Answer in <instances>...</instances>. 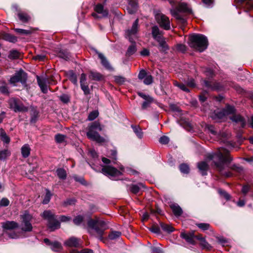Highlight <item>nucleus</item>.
Listing matches in <instances>:
<instances>
[{
  "label": "nucleus",
  "mask_w": 253,
  "mask_h": 253,
  "mask_svg": "<svg viewBox=\"0 0 253 253\" xmlns=\"http://www.w3.org/2000/svg\"><path fill=\"white\" fill-rule=\"evenodd\" d=\"M138 19H136L132 24L131 29L127 30L126 31V35L128 37L130 42H132L131 37L135 36L138 31Z\"/></svg>",
  "instance_id": "nucleus-14"
},
{
  "label": "nucleus",
  "mask_w": 253,
  "mask_h": 253,
  "mask_svg": "<svg viewBox=\"0 0 253 253\" xmlns=\"http://www.w3.org/2000/svg\"><path fill=\"white\" fill-rule=\"evenodd\" d=\"M218 192L221 196L224 197L226 199L228 200L230 199V195L225 191L222 190L221 189H219L218 190Z\"/></svg>",
  "instance_id": "nucleus-63"
},
{
  "label": "nucleus",
  "mask_w": 253,
  "mask_h": 253,
  "mask_svg": "<svg viewBox=\"0 0 253 253\" xmlns=\"http://www.w3.org/2000/svg\"><path fill=\"white\" fill-rule=\"evenodd\" d=\"M9 204V201L7 198H2L0 201V207H6Z\"/></svg>",
  "instance_id": "nucleus-57"
},
{
  "label": "nucleus",
  "mask_w": 253,
  "mask_h": 253,
  "mask_svg": "<svg viewBox=\"0 0 253 253\" xmlns=\"http://www.w3.org/2000/svg\"><path fill=\"white\" fill-rule=\"evenodd\" d=\"M206 129H207L212 134L215 135L216 134V130L214 127L212 125H206Z\"/></svg>",
  "instance_id": "nucleus-53"
},
{
  "label": "nucleus",
  "mask_w": 253,
  "mask_h": 253,
  "mask_svg": "<svg viewBox=\"0 0 253 253\" xmlns=\"http://www.w3.org/2000/svg\"><path fill=\"white\" fill-rule=\"evenodd\" d=\"M88 232L93 236L98 238L100 240H103V234L105 228V222L98 219L96 220L89 219L87 222Z\"/></svg>",
  "instance_id": "nucleus-4"
},
{
  "label": "nucleus",
  "mask_w": 253,
  "mask_h": 253,
  "mask_svg": "<svg viewBox=\"0 0 253 253\" xmlns=\"http://www.w3.org/2000/svg\"><path fill=\"white\" fill-rule=\"evenodd\" d=\"M174 84L182 90L184 91L185 92H189V89L187 87L185 84L182 83H178L177 82H175L174 83Z\"/></svg>",
  "instance_id": "nucleus-44"
},
{
  "label": "nucleus",
  "mask_w": 253,
  "mask_h": 253,
  "mask_svg": "<svg viewBox=\"0 0 253 253\" xmlns=\"http://www.w3.org/2000/svg\"><path fill=\"white\" fill-rule=\"evenodd\" d=\"M2 227L5 230H12L18 227V224L14 221H7L2 223Z\"/></svg>",
  "instance_id": "nucleus-18"
},
{
  "label": "nucleus",
  "mask_w": 253,
  "mask_h": 253,
  "mask_svg": "<svg viewBox=\"0 0 253 253\" xmlns=\"http://www.w3.org/2000/svg\"><path fill=\"white\" fill-rule=\"evenodd\" d=\"M235 111V109L234 107L228 105L222 110H220L215 113L214 115L212 116V118L213 119L218 121L220 120L223 119L225 116L233 114Z\"/></svg>",
  "instance_id": "nucleus-9"
},
{
  "label": "nucleus",
  "mask_w": 253,
  "mask_h": 253,
  "mask_svg": "<svg viewBox=\"0 0 253 253\" xmlns=\"http://www.w3.org/2000/svg\"><path fill=\"white\" fill-rule=\"evenodd\" d=\"M235 112L229 117L230 120L236 123L239 124L242 127L246 125L245 120L240 115L234 114Z\"/></svg>",
  "instance_id": "nucleus-16"
},
{
  "label": "nucleus",
  "mask_w": 253,
  "mask_h": 253,
  "mask_svg": "<svg viewBox=\"0 0 253 253\" xmlns=\"http://www.w3.org/2000/svg\"><path fill=\"white\" fill-rule=\"evenodd\" d=\"M115 81L119 84H122L126 81V79L122 76H116L114 77Z\"/></svg>",
  "instance_id": "nucleus-52"
},
{
  "label": "nucleus",
  "mask_w": 253,
  "mask_h": 253,
  "mask_svg": "<svg viewBox=\"0 0 253 253\" xmlns=\"http://www.w3.org/2000/svg\"><path fill=\"white\" fill-rule=\"evenodd\" d=\"M200 245L203 249L208 250L211 249V246L206 241L205 238L200 241Z\"/></svg>",
  "instance_id": "nucleus-41"
},
{
  "label": "nucleus",
  "mask_w": 253,
  "mask_h": 253,
  "mask_svg": "<svg viewBox=\"0 0 253 253\" xmlns=\"http://www.w3.org/2000/svg\"><path fill=\"white\" fill-rule=\"evenodd\" d=\"M170 208L172 211L173 214L176 216H179L182 213L181 208L176 204H172L170 206Z\"/></svg>",
  "instance_id": "nucleus-22"
},
{
  "label": "nucleus",
  "mask_w": 253,
  "mask_h": 253,
  "mask_svg": "<svg viewBox=\"0 0 253 253\" xmlns=\"http://www.w3.org/2000/svg\"><path fill=\"white\" fill-rule=\"evenodd\" d=\"M21 222L20 223V228L22 231L25 232H30L32 230V225L30 222L32 219V215L29 213L25 211L20 215Z\"/></svg>",
  "instance_id": "nucleus-6"
},
{
  "label": "nucleus",
  "mask_w": 253,
  "mask_h": 253,
  "mask_svg": "<svg viewBox=\"0 0 253 253\" xmlns=\"http://www.w3.org/2000/svg\"><path fill=\"white\" fill-rule=\"evenodd\" d=\"M94 10L95 12L92 13V16L95 18H102L106 17L108 15V11L104 9L101 4H97L94 6Z\"/></svg>",
  "instance_id": "nucleus-11"
},
{
  "label": "nucleus",
  "mask_w": 253,
  "mask_h": 253,
  "mask_svg": "<svg viewBox=\"0 0 253 253\" xmlns=\"http://www.w3.org/2000/svg\"><path fill=\"white\" fill-rule=\"evenodd\" d=\"M8 104L10 108L15 112L28 111V107L25 106L19 99L14 98H10L8 100Z\"/></svg>",
  "instance_id": "nucleus-8"
},
{
  "label": "nucleus",
  "mask_w": 253,
  "mask_h": 253,
  "mask_svg": "<svg viewBox=\"0 0 253 253\" xmlns=\"http://www.w3.org/2000/svg\"><path fill=\"white\" fill-rule=\"evenodd\" d=\"M82 89L84 91V94H87L89 92V89L88 85L86 84H81Z\"/></svg>",
  "instance_id": "nucleus-59"
},
{
  "label": "nucleus",
  "mask_w": 253,
  "mask_h": 253,
  "mask_svg": "<svg viewBox=\"0 0 253 253\" xmlns=\"http://www.w3.org/2000/svg\"><path fill=\"white\" fill-rule=\"evenodd\" d=\"M146 76V72L144 70H142L139 72L138 77L139 79L142 80L143 79H145Z\"/></svg>",
  "instance_id": "nucleus-61"
},
{
  "label": "nucleus",
  "mask_w": 253,
  "mask_h": 253,
  "mask_svg": "<svg viewBox=\"0 0 253 253\" xmlns=\"http://www.w3.org/2000/svg\"><path fill=\"white\" fill-rule=\"evenodd\" d=\"M27 80L26 74L23 71H20L16 73L13 76H12L9 80L11 84L15 85L18 82H20L22 84H25Z\"/></svg>",
  "instance_id": "nucleus-12"
},
{
  "label": "nucleus",
  "mask_w": 253,
  "mask_h": 253,
  "mask_svg": "<svg viewBox=\"0 0 253 253\" xmlns=\"http://www.w3.org/2000/svg\"><path fill=\"white\" fill-rule=\"evenodd\" d=\"M87 137L92 141H98L100 140V136L98 132L89 129L86 133Z\"/></svg>",
  "instance_id": "nucleus-21"
},
{
  "label": "nucleus",
  "mask_w": 253,
  "mask_h": 253,
  "mask_svg": "<svg viewBox=\"0 0 253 253\" xmlns=\"http://www.w3.org/2000/svg\"><path fill=\"white\" fill-rule=\"evenodd\" d=\"M180 237L185 239L187 243L192 245H195L196 244L195 240L194 232L193 231L187 233L185 232H181L180 234Z\"/></svg>",
  "instance_id": "nucleus-13"
},
{
  "label": "nucleus",
  "mask_w": 253,
  "mask_h": 253,
  "mask_svg": "<svg viewBox=\"0 0 253 253\" xmlns=\"http://www.w3.org/2000/svg\"><path fill=\"white\" fill-rule=\"evenodd\" d=\"M84 218L83 216L78 215L73 219V222L76 225H79L83 221Z\"/></svg>",
  "instance_id": "nucleus-51"
},
{
  "label": "nucleus",
  "mask_w": 253,
  "mask_h": 253,
  "mask_svg": "<svg viewBox=\"0 0 253 253\" xmlns=\"http://www.w3.org/2000/svg\"><path fill=\"white\" fill-rule=\"evenodd\" d=\"M136 51V46L134 43L130 45L126 51V54L128 56L133 54Z\"/></svg>",
  "instance_id": "nucleus-38"
},
{
  "label": "nucleus",
  "mask_w": 253,
  "mask_h": 253,
  "mask_svg": "<svg viewBox=\"0 0 253 253\" xmlns=\"http://www.w3.org/2000/svg\"><path fill=\"white\" fill-rule=\"evenodd\" d=\"M38 84L40 86L46 84V81L45 79H41L40 77H37Z\"/></svg>",
  "instance_id": "nucleus-56"
},
{
  "label": "nucleus",
  "mask_w": 253,
  "mask_h": 253,
  "mask_svg": "<svg viewBox=\"0 0 253 253\" xmlns=\"http://www.w3.org/2000/svg\"><path fill=\"white\" fill-rule=\"evenodd\" d=\"M89 128L93 130L94 129H97L98 130H102V128L100 126L99 123L97 122H94L91 123V124L89 126Z\"/></svg>",
  "instance_id": "nucleus-43"
},
{
  "label": "nucleus",
  "mask_w": 253,
  "mask_h": 253,
  "mask_svg": "<svg viewBox=\"0 0 253 253\" xmlns=\"http://www.w3.org/2000/svg\"><path fill=\"white\" fill-rule=\"evenodd\" d=\"M14 31L21 35H28L32 33V31L31 30H27L19 28L15 29Z\"/></svg>",
  "instance_id": "nucleus-48"
},
{
  "label": "nucleus",
  "mask_w": 253,
  "mask_h": 253,
  "mask_svg": "<svg viewBox=\"0 0 253 253\" xmlns=\"http://www.w3.org/2000/svg\"><path fill=\"white\" fill-rule=\"evenodd\" d=\"M140 188L137 185H132L130 186V191L134 194L137 193L139 191Z\"/></svg>",
  "instance_id": "nucleus-60"
},
{
  "label": "nucleus",
  "mask_w": 253,
  "mask_h": 253,
  "mask_svg": "<svg viewBox=\"0 0 253 253\" xmlns=\"http://www.w3.org/2000/svg\"><path fill=\"white\" fill-rule=\"evenodd\" d=\"M170 12L171 15L177 20L182 24H184L186 22V19L181 13L191 14L192 10L191 7L186 3L180 2L175 7L170 9Z\"/></svg>",
  "instance_id": "nucleus-3"
},
{
  "label": "nucleus",
  "mask_w": 253,
  "mask_h": 253,
  "mask_svg": "<svg viewBox=\"0 0 253 253\" xmlns=\"http://www.w3.org/2000/svg\"><path fill=\"white\" fill-rule=\"evenodd\" d=\"M0 137L1 140L3 141V142H9L10 138L6 135V133L3 129L0 130Z\"/></svg>",
  "instance_id": "nucleus-36"
},
{
  "label": "nucleus",
  "mask_w": 253,
  "mask_h": 253,
  "mask_svg": "<svg viewBox=\"0 0 253 253\" xmlns=\"http://www.w3.org/2000/svg\"><path fill=\"white\" fill-rule=\"evenodd\" d=\"M50 248L54 252H60L62 250V246L58 242H53L50 244Z\"/></svg>",
  "instance_id": "nucleus-28"
},
{
  "label": "nucleus",
  "mask_w": 253,
  "mask_h": 253,
  "mask_svg": "<svg viewBox=\"0 0 253 253\" xmlns=\"http://www.w3.org/2000/svg\"><path fill=\"white\" fill-rule=\"evenodd\" d=\"M1 37L2 39H3V40L8 41L9 42L14 43L17 41V38L15 36L12 35L10 34L5 33H3L1 35Z\"/></svg>",
  "instance_id": "nucleus-24"
},
{
  "label": "nucleus",
  "mask_w": 253,
  "mask_h": 253,
  "mask_svg": "<svg viewBox=\"0 0 253 253\" xmlns=\"http://www.w3.org/2000/svg\"><path fill=\"white\" fill-rule=\"evenodd\" d=\"M121 233L119 231H113L108 235V238L110 240H116L120 237Z\"/></svg>",
  "instance_id": "nucleus-32"
},
{
  "label": "nucleus",
  "mask_w": 253,
  "mask_h": 253,
  "mask_svg": "<svg viewBox=\"0 0 253 253\" xmlns=\"http://www.w3.org/2000/svg\"><path fill=\"white\" fill-rule=\"evenodd\" d=\"M152 35L153 38L157 40L158 39H160L163 37L162 33L160 32L159 28L157 26H154L152 28Z\"/></svg>",
  "instance_id": "nucleus-23"
},
{
  "label": "nucleus",
  "mask_w": 253,
  "mask_h": 253,
  "mask_svg": "<svg viewBox=\"0 0 253 253\" xmlns=\"http://www.w3.org/2000/svg\"><path fill=\"white\" fill-rule=\"evenodd\" d=\"M30 151L31 148L27 144H25L21 148V154L24 158L28 157L30 154Z\"/></svg>",
  "instance_id": "nucleus-26"
},
{
  "label": "nucleus",
  "mask_w": 253,
  "mask_h": 253,
  "mask_svg": "<svg viewBox=\"0 0 253 253\" xmlns=\"http://www.w3.org/2000/svg\"><path fill=\"white\" fill-rule=\"evenodd\" d=\"M102 77V76L100 73L92 71L90 72L89 75V78L90 79L95 81L100 80Z\"/></svg>",
  "instance_id": "nucleus-29"
},
{
  "label": "nucleus",
  "mask_w": 253,
  "mask_h": 253,
  "mask_svg": "<svg viewBox=\"0 0 253 253\" xmlns=\"http://www.w3.org/2000/svg\"><path fill=\"white\" fill-rule=\"evenodd\" d=\"M69 80L75 84H77V77L76 74L72 71H70L68 73Z\"/></svg>",
  "instance_id": "nucleus-37"
},
{
  "label": "nucleus",
  "mask_w": 253,
  "mask_h": 253,
  "mask_svg": "<svg viewBox=\"0 0 253 253\" xmlns=\"http://www.w3.org/2000/svg\"><path fill=\"white\" fill-rule=\"evenodd\" d=\"M156 41L159 42L160 46L162 48V49L166 50L168 48L163 37L160 39H158Z\"/></svg>",
  "instance_id": "nucleus-40"
},
{
  "label": "nucleus",
  "mask_w": 253,
  "mask_h": 253,
  "mask_svg": "<svg viewBox=\"0 0 253 253\" xmlns=\"http://www.w3.org/2000/svg\"><path fill=\"white\" fill-rule=\"evenodd\" d=\"M59 57L68 60L70 58V55L67 51H60L58 53Z\"/></svg>",
  "instance_id": "nucleus-42"
},
{
  "label": "nucleus",
  "mask_w": 253,
  "mask_h": 253,
  "mask_svg": "<svg viewBox=\"0 0 253 253\" xmlns=\"http://www.w3.org/2000/svg\"><path fill=\"white\" fill-rule=\"evenodd\" d=\"M51 196V194L49 190L46 189V194L45 195V197L44 198V199L43 200L42 203L43 204H47L50 200Z\"/></svg>",
  "instance_id": "nucleus-46"
},
{
  "label": "nucleus",
  "mask_w": 253,
  "mask_h": 253,
  "mask_svg": "<svg viewBox=\"0 0 253 253\" xmlns=\"http://www.w3.org/2000/svg\"><path fill=\"white\" fill-rule=\"evenodd\" d=\"M177 49L182 52H184L186 50V47L185 45L182 44H179L177 45Z\"/></svg>",
  "instance_id": "nucleus-64"
},
{
  "label": "nucleus",
  "mask_w": 253,
  "mask_h": 253,
  "mask_svg": "<svg viewBox=\"0 0 253 253\" xmlns=\"http://www.w3.org/2000/svg\"><path fill=\"white\" fill-rule=\"evenodd\" d=\"M197 167L202 175H205L207 174L209 165L206 162H201L198 163Z\"/></svg>",
  "instance_id": "nucleus-20"
},
{
  "label": "nucleus",
  "mask_w": 253,
  "mask_h": 253,
  "mask_svg": "<svg viewBox=\"0 0 253 253\" xmlns=\"http://www.w3.org/2000/svg\"><path fill=\"white\" fill-rule=\"evenodd\" d=\"M59 98L61 101L65 103H68L70 101L69 96L66 94H63L60 95Z\"/></svg>",
  "instance_id": "nucleus-54"
},
{
  "label": "nucleus",
  "mask_w": 253,
  "mask_h": 253,
  "mask_svg": "<svg viewBox=\"0 0 253 253\" xmlns=\"http://www.w3.org/2000/svg\"><path fill=\"white\" fill-rule=\"evenodd\" d=\"M42 216L47 221V226L50 231H53L60 228V222L56 219L55 215L50 211H45Z\"/></svg>",
  "instance_id": "nucleus-5"
},
{
  "label": "nucleus",
  "mask_w": 253,
  "mask_h": 253,
  "mask_svg": "<svg viewBox=\"0 0 253 253\" xmlns=\"http://www.w3.org/2000/svg\"><path fill=\"white\" fill-rule=\"evenodd\" d=\"M55 138L57 142H66L67 141L66 139V136L63 134H58L55 135Z\"/></svg>",
  "instance_id": "nucleus-45"
},
{
  "label": "nucleus",
  "mask_w": 253,
  "mask_h": 253,
  "mask_svg": "<svg viewBox=\"0 0 253 253\" xmlns=\"http://www.w3.org/2000/svg\"><path fill=\"white\" fill-rule=\"evenodd\" d=\"M131 127L138 138H142L143 137V132L139 126L131 125Z\"/></svg>",
  "instance_id": "nucleus-25"
},
{
  "label": "nucleus",
  "mask_w": 253,
  "mask_h": 253,
  "mask_svg": "<svg viewBox=\"0 0 253 253\" xmlns=\"http://www.w3.org/2000/svg\"><path fill=\"white\" fill-rule=\"evenodd\" d=\"M188 44L190 47L199 52L207 48L208 41L207 37L201 34H193L189 38Z\"/></svg>",
  "instance_id": "nucleus-2"
},
{
  "label": "nucleus",
  "mask_w": 253,
  "mask_h": 253,
  "mask_svg": "<svg viewBox=\"0 0 253 253\" xmlns=\"http://www.w3.org/2000/svg\"><path fill=\"white\" fill-rule=\"evenodd\" d=\"M154 101L153 98L151 97L150 98H148V99L145 100V101L143 102L141 106L142 110H145L147 108L150 106L151 103Z\"/></svg>",
  "instance_id": "nucleus-30"
},
{
  "label": "nucleus",
  "mask_w": 253,
  "mask_h": 253,
  "mask_svg": "<svg viewBox=\"0 0 253 253\" xmlns=\"http://www.w3.org/2000/svg\"><path fill=\"white\" fill-rule=\"evenodd\" d=\"M144 84L149 85L152 83L153 82V77L151 75H148L144 79V80L143 81Z\"/></svg>",
  "instance_id": "nucleus-55"
},
{
  "label": "nucleus",
  "mask_w": 253,
  "mask_h": 253,
  "mask_svg": "<svg viewBox=\"0 0 253 253\" xmlns=\"http://www.w3.org/2000/svg\"><path fill=\"white\" fill-rule=\"evenodd\" d=\"M18 16L20 21L23 23L27 22L30 19V17L26 13L20 12L18 14Z\"/></svg>",
  "instance_id": "nucleus-31"
},
{
  "label": "nucleus",
  "mask_w": 253,
  "mask_h": 253,
  "mask_svg": "<svg viewBox=\"0 0 253 253\" xmlns=\"http://www.w3.org/2000/svg\"><path fill=\"white\" fill-rule=\"evenodd\" d=\"M205 86L209 89L211 90H221L222 87L221 85L215 82H211L208 81H204Z\"/></svg>",
  "instance_id": "nucleus-17"
},
{
  "label": "nucleus",
  "mask_w": 253,
  "mask_h": 253,
  "mask_svg": "<svg viewBox=\"0 0 253 253\" xmlns=\"http://www.w3.org/2000/svg\"><path fill=\"white\" fill-rule=\"evenodd\" d=\"M155 19L159 26L166 30L170 29V22L169 18L162 13L155 14Z\"/></svg>",
  "instance_id": "nucleus-7"
},
{
  "label": "nucleus",
  "mask_w": 253,
  "mask_h": 253,
  "mask_svg": "<svg viewBox=\"0 0 253 253\" xmlns=\"http://www.w3.org/2000/svg\"><path fill=\"white\" fill-rule=\"evenodd\" d=\"M46 58V56L44 54H38L35 56L33 59L35 60H39L40 61H44Z\"/></svg>",
  "instance_id": "nucleus-58"
},
{
  "label": "nucleus",
  "mask_w": 253,
  "mask_h": 253,
  "mask_svg": "<svg viewBox=\"0 0 253 253\" xmlns=\"http://www.w3.org/2000/svg\"><path fill=\"white\" fill-rule=\"evenodd\" d=\"M196 225L204 231L208 230L210 228V224L206 223H197Z\"/></svg>",
  "instance_id": "nucleus-50"
},
{
  "label": "nucleus",
  "mask_w": 253,
  "mask_h": 253,
  "mask_svg": "<svg viewBox=\"0 0 253 253\" xmlns=\"http://www.w3.org/2000/svg\"><path fill=\"white\" fill-rule=\"evenodd\" d=\"M160 225L163 230L165 231L170 233L174 231V228L169 225L163 223H161Z\"/></svg>",
  "instance_id": "nucleus-39"
},
{
  "label": "nucleus",
  "mask_w": 253,
  "mask_h": 253,
  "mask_svg": "<svg viewBox=\"0 0 253 253\" xmlns=\"http://www.w3.org/2000/svg\"><path fill=\"white\" fill-rule=\"evenodd\" d=\"M150 230L151 232L159 234L160 233V228L156 225H153L150 228Z\"/></svg>",
  "instance_id": "nucleus-62"
},
{
  "label": "nucleus",
  "mask_w": 253,
  "mask_h": 253,
  "mask_svg": "<svg viewBox=\"0 0 253 253\" xmlns=\"http://www.w3.org/2000/svg\"><path fill=\"white\" fill-rule=\"evenodd\" d=\"M179 169L180 171L184 173H188L189 172V168L185 164H181L179 166Z\"/></svg>",
  "instance_id": "nucleus-47"
},
{
  "label": "nucleus",
  "mask_w": 253,
  "mask_h": 253,
  "mask_svg": "<svg viewBox=\"0 0 253 253\" xmlns=\"http://www.w3.org/2000/svg\"><path fill=\"white\" fill-rule=\"evenodd\" d=\"M20 57V53L16 50H12L10 51L8 58L11 59H18Z\"/></svg>",
  "instance_id": "nucleus-35"
},
{
  "label": "nucleus",
  "mask_w": 253,
  "mask_h": 253,
  "mask_svg": "<svg viewBox=\"0 0 253 253\" xmlns=\"http://www.w3.org/2000/svg\"><path fill=\"white\" fill-rule=\"evenodd\" d=\"M98 112L97 111H94L90 113L88 116V120L89 121H93L96 119L98 116Z\"/></svg>",
  "instance_id": "nucleus-49"
},
{
  "label": "nucleus",
  "mask_w": 253,
  "mask_h": 253,
  "mask_svg": "<svg viewBox=\"0 0 253 253\" xmlns=\"http://www.w3.org/2000/svg\"><path fill=\"white\" fill-rule=\"evenodd\" d=\"M128 3L127 7L128 12L133 14L136 12L137 8V3L136 0H128Z\"/></svg>",
  "instance_id": "nucleus-19"
},
{
  "label": "nucleus",
  "mask_w": 253,
  "mask_h": 253,
  "mask_svg": "<svg viewBox=\"0 0 253 253\" xmlns=\"http://www.w3.org/2000/svg\"><path fill=\"white\" fill-rule=\"evenodd\" d=\"M98 57L100 59L101 61L102 65L106 69H111V66L106 58V57L104 56L102 53H98Z\"/></svg>",
  "instance_id": "nucleus-27"
},
{
  "label": "nucleus",
  "mask_w": 253,
  "mask_h": 253,
  "mask_svg": "<svg viewBox=\"0 0 253 253\" xmlns=\"http://www.w3.org/2000/svg\"><path fill=\"white\" fill-rule=\"evenodd\" d=\"M10 152L8 150H3L0 151V160H5L10 155Z\"/></svg>",
  "instance_id": "nucleus-34"
},
{
  "label": "nucleus",
  "mask_w": 253,
  "mask_h": 253,
  "mask_svg": "<svg viewBox=\"0 0 253 253\" xmlns=\"http://www.w3.org/2000/svg\"><path fill=\"white\" fill-rule=\"evenodd\" d=\"M207 158L212 161L214 169L221 175L227 177L232 176L230 172L224 171L227 165L232 161L228 149L223 147L219 148L216 152L208 154Z\"/></svg>",
  "instance_id": "nucleus-1"
},
{
  "label": "nucleus",
  "mask_w": 253,
  "mask_h": 253,
  "mask_svg": "<svg viewBox=\"0 0 253 253\" xmlns=\"http://www.w3.org/2000/svg\"><path fill=\"white\" fill-rule=\"evenodd\" d=\"M101 172L106 175L110 176L114 180H116L117 176L122 174V172L111 166H103Z\"/></svg>",
  "instance_id": "nucleus-10"
},
{
  "label": "nucleus",
  "mask_w": 253,
  "mask_h": 253,
  "mask_svg": "<svg viewBox=\"0 0 253 253\" xmlns=\"http://www.w3.org/2000/svg\"><path fill=\"white\" fill-rule=\"evenodd\" d=\"M57 175L58 177L62 179H65L66 178L67 174L65 169H58L56 170Z\"/></svg>",
  "instance_id": "nucleus-33"
},
{
  "label": "nucleus",
  "mask_w": 253,
  "mask_h": 253,
  "mask_svg": "<svg viewBox=\"0 0 253 253\" xmlns=\"http://www.w3.org/2000/svg\"><path fill=\"white\" fill-rule=\"evenodd\" d=\"M81 240L76 237H72L64 242V245L69 247H78L80 246Z\"/></svg>",
  "instance_id": "nucleus-15"
}]
</instances>
